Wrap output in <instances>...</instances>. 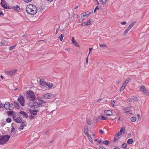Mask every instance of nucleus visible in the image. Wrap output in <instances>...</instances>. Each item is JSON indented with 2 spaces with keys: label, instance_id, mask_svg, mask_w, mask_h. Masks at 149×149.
Listing matches in <instances>:
<instances>
[{
  "label": "nucleus",
  "instance_id": "obj_29",
  "mask_svg": "<svg viewBox=\"0 0 149 149\" xmlns=\"http://www.w3.org/2000/svg\"><path fill=\"white\" fill-rule=\"evenodd\" d=\"M131 98L132 99L135 101H136L138 100L137 97H136L134 96H132L131 97Z\"/></svg>",
  "mask_w": 149,
  "mask_h": 149
},
{
  "label": "nucleus",
  "instance_id": "obj_15",
  "mask_svg": "<svg viewBox=\"0 0 149 149\" xmlns=\"http://www.w3.org/2000/svg\"><path fill=\"white\" fill-rule=\"evenodd\" d=\"M72 43L74 44L76 46L80 47L79 45L78 44L77 42L74 40V38L73 37L71 40Z\"/></svg>",
  "mask_w": 149,
  "mask_h": 149
},
{
  "label": "nucleus",
  "instance_id": "obj_35",
  "mask_svg": "<svg viewBox=\"0 0 149 149\" xmlns=\"http://www.w3.org/2000/svg\"><path fill=\"white\" fill-rule=\"evenodd\" d=\"M115 103V101L114 100H112L111 101V104L113 107H114V104Z\"/></svg>",
  "mask_w": 149,
  "mask_h": 149
},
{
  "label": "nucleus",
  "instance_id": "obj_8",
  "mask_svg": "<svg viewBox=\"0 0 149 149\" xmlns=\"http://www.w3.org/2000/svg\"><path fill=\"white\" fill-rule=\"evenodd\" d=\"M54 94L51 93H47L43 95V98L45 99L51 98L54 97Z\"/></svg>",
  "mask_w": 149,
  "mask_h": 149
},
{
  "label": "nucleus",
  "instance_id": "obj_5",
  "mask_svg": "<svg viewBox=\"0 0 149 149\" xmlns=\"http://www.w3.org/2000/svg\"><path fill=\"white\" fill-rule=\"evenodd\" d=\"M140 90L143 94L145 95L146 96L149 95V91L146 90L145 86H141L140 87Z\"/></svg>",
  "mask_w": 149,
  "mask_h": 149
},
{
  "label": "nucleus",
  "instance_id": "obj_55",
  "mask_svg": "<svg viewBox=\"0 0 149 149\" xmlns=\"http://www.w3.org/2000/svg\"><path fill=\"white\" fill-rule=\"evenodd\" d=\"M99 132L101 134H103L104 133V131L102 130H100Z\"/></svg>",
  "mask_w": 149,
  "mask_h": 149
},
{
  "label": "nucleus",
  "instance_id": "obj_48",
  "mask_svg": "<svg viewBox=\"0 0 149 149\" xmlns=\"http://www.w3.org/2000/svg\"><path fill=\"white\" fill-rule=\"evenodd\" d=\"M78 15L76 14H74V15L73 17H74L77 18H78Z\"/></svg>",
  "mask_w": 149,
  "mask_h": 149
},
{
  "label": "nucleus",
  "instance_id": "obj_38",
  "mask_svg": "<svg viewBox=\"0 0 149 149\" xmlns=\"http://www.w3.org/2000/svg\"><path fill=\"white\" fill-rule=\"evenodd\" d=\"M7 113H8L9 115H13V111H8L7 112Z\"/></svg>",
  "mask_w": 149,
  "mask_h": 149
},
{
  "label": "nucleus",
  "instance_id": "obj_62",
  "mask_svg": "<svg viewBox=\"0 0 149 149\" xmlns=\"http://www.w3.org/2000/svg\"><path fill=\"white\" fill-rule=\"evenodd\" d=\"M127 101L129 102H132V98H128L127 100Z\"/></svg>",
  "mask_w": 149,
  "mask_h": 149
},
{
  "label": "nucleus",
  "instance_id": "obj_4",
  "mask_svg": "<svg viewBox=\"0 0 149 149\" xmlns=\"http://www.w3.org/2000/svg\"><path fill=\"white\" fill-rule=\"evenodd\" d=\"M28 105L31 108L32 107L34 109L38 108L42 105L40 102H38L37 101L33 102L32 103H29Z\"/></svg>",
  "mask_w": 149,
  "mask_h": 149
},
{
  "label": "nucleus",
  "instance_id": "obj_19",
  "mask_svg": "<svg viewBox=\"0 0 149 149\" xmlns=\"http://www.w3.org/2000/svg\"><path fill=\"white\" fill-rule=\"evenodd\" d=\"M47 85H46L45 87L47 88H52L53 86V84H52L50 83H47Z\"/></svg>",
  "mask_w": 149,
  "mask_h": 149
},
{
  "label": "nucleus",
  "instance_id": "obj_20",
  "mask_svg": "<svg viewBox=\"0 0 149 149\" xmlns=\"http://www.w3.org/2000/svg\"><path fill=\"white\" fill-rule=\"evenodd\" d=\"M13 8L15 10H16L17 11H19L20 10L19 7L17 5L16 6H13Z\"/></svg>",
  "mask_w": 149,
  "mask_h": 149
},
{
  "label": "nucleus",
  "instance_id": "obj_21",
  "mask_svg": "<svg viewBox=\"0 0 149 149\" xmlns=\"http://www.w3.org/2000/svg\"><path fill=\"white\" fill-rule=\"evenodd\" d=\"M26 123L25 122H23L21 126H20V127H19V129H21V130H23V127L25 126V125H26Z\"/></svg>",
  "mask_w": 149,
  "mask_h": 149
},
{
  "label": "nucleus",
  "instance_id": "obj_37",
  "mask_svg": "<svg viewBox=\"0 0 149 149\" xmlns=\"http://www.w3.org/2000/svg\"><path fill=\"white\" fill-rule=\"evenodd\" d=\"M101 1L103 5L105 4L106 3L107 1V0H101Z\"/></svg>",
  "mask_w": 149,
  "mask_h": 149
},
{
  "label": "nucleus",
  "instance_id": "obj_1",
  "mask_svg": "<svg viewBox=\"0 0 149 149\" xmlns=\"http://www.w3.org/2000/svg\"><path fill=\"white\" fill-rule=\"evenodd\" d=\"M26 11L29 14L34 15L37 13V8L35 6L29 4L26 7Z\"/></svg>",
  "mask_w": 149,
  "mask_h": 149
},
{
  "label": "nucleus",
  "instance_id": "obj_50",
  "mask_svg": "<svg viewBox=\"0 0 149 149\" xmlns=\"http://www.w3.org/2000/svg\"><path fill=\"white\" fill-rule=\"evenodd\" d=\"M84 133L87 136L88 135H90L89 134H88V132H84Z\"/></svg>",
  "mask_w": 149,
  "mask_h": 149
},
{
  "label": "nucleus",
  "instance_id": "obj_9",
  "mask_svg": "<svg viewBox=\"0 0 149 149\" xmlns=\"http://www.w3.org/2000/svg\"><path fill=\"white\" fill-rule=\"evenodd\" d=\"M16 69H15L14 70H11L10 71H7L6 72V73L8 75H12L14 74L17 71Z\"/></svg>",
  "mask_w": 149,
  "mask_h": 149
},
{
  "label": "nucleus",
  "instance_id": "obj_12",
  "mask_svg": "<svg viewBox=\"0 0 149 149\" xmlns=\"http://www.w3.org/2000/svg\"><path fill=\"white\" fill-rule=\"evenodd\" d=\"M104 113L107 116H110L112 115V111L110 110H105L104 111Z\"/></svg>",
  "mask_w": 149,
  "mask_h": 149
},
{
  "label": "nucleus",
  "instance_id": "obj_25",
  "mask_svg": "<svg viewBox=\"0 0 149 149\" xmlns=\"http://www.w3.org/2000/svg\"><path fill=\"white\" fill-rule=\"evenodd\" d=\"M64 36V35L62 34L60 35L58 38L60 39L61 41H62L63 39V38Z\"/></svg>",
  "mask_w": 149,
  "mask_h": 149
},
{
  "label": "nucleus",
  "instance_id": "obj_63",
  "mask_svg": "<svg viewBox=\"0 0 149 149\" xmlns=\"http://www.w3.org/2000/svg\"><path fill=\"white\" fill-rule=\"evenodd\" d=\"M126 85L125 84V83H123V84H122V86H123L124 88H125V87L126 86Z\"/></svg>",
  "mask_w": 149,
  "mask_h": 149
},
{
  "label": "nucleus",
  "instance_id": "obj_30",
  "mask_svg": "<svg viewBox=\"0 0 149 149\" xmlns=\"http://www.w3.org/2000/svg\"><path fill=\"white\" fill-rule=\"evenodd\" d=\"M135 23L136 22L134 21L133 22L130 23V24L129 26H130V27H131V28H132Z\"/></svg>",
  "mask_w": 149,
  "mask_h": 149
},
{
  "label": "nucleus",
  "instance_id": "obj_28",
  "mask_svg": "<svg viewBox=\"0 0 149 149\" xmlns=\"http://www.w3.org/2000/svg\"><path fill=\"white\" fill-rule=\"evenodd\" d=\"M130 78H127L126 79L125 81H124V82L123 83H125V84L127 85V84L128 83V82L130 81Z\"/></svg>",
  "mask_w": 149,
  "mask_h": 149
},
{
  "label": "nucleus",
  "instance_id": "obj_22",
  "mask_svg": "<svg viewBox=\"0 0 149 149\" xmlns=\"http://www.w3.org/2000/svg\"><path fill=\"white\" fill-rule=\"evenodd\" d=\"M133 142V140L132 139H130L128 140L127 141V143L129 144H131Z\"/></svg>",
  "mask_w": 149,
  "mask_h": 149
},
{
  "label": "nucleus",
  "instance_id": "obj_27",
  "mask_svg": "<svg viewBox=\"0 0 149 149\" xmlns=\"http://www.w3.org/2000/svg\"><path fill=\"white\" fill-rule=\"evenodd\" d=\"M130 120L132 122H135L136 121V118L135 117H132L131 118Z\"/></svg>",
  "mask_w": 149,
  "mask_h": 149
},
{
  "label": "nucleus",
  "instance_id": "obj_14",
  "mask_svg": "<svg viewBox=\"0 0 149 149\" xmlns=\"http://www.w3.org/2000/svg\"><path fill=\"white\" fill-rule=\"evenodd\" d=\"M38 111L37 110H32L29 111V112L31 114L33 115H36Z\"/></svg>",
  "mask_w": 149,
  "mask_h": 149
},
{
  "label": "nucleus",
  "instance_id": "obj_17",
  "mask_svg": "<svg viewBox=\"0 0 149 149\" xmlns=\"http://www.w3.org/2000/svg\"><path fill=\"white\" fill-rule=\"evenodd\" d=\"M120 135V134H119V132L117 133L114 138L113 141H115L117 140L118 139L119 136Z\"/></svg>",
  "mask_w": 149,
  "mask_h": 149
},
{
  "label": "nucleus",
  "instance_id": "obj_53",
  "mask_svg": "<svg viewBox=\"0 0 149 149\" xmlns=\"http://www.w3.org/2000/svg\"><path fill=\"white\" fill-rule=\"evenodd\" d=\"M3 15V13L2 11L1 10V9H0V16Z\"/></svg>",
  "mask_w": 149,
  "mask_h": 149
},
{
  "label": "nucleus",
  "instance_id": "obj_32",
  "mask_svg": "<svg viewBox=\"0 0 149 149\" xmlns=\"http://www.w3.org/2000/svg\"><path fill=\"white\" fill-rule=\"evenodd\" d=\"M11 119L10 118H8L6 119V121L7 123H10L11 121Z\"/></svg>",
  "mask_w": 149,
  "mask_h": 149
},
{
  "label": "nucleus",
  "instance_id": "obj_24",
  "mask_svg": "<svg viewBox=\"0 0 149 149\" xmlns=\"http://www.w3.org/2000/svg\"><path fill=\"white\" fill-rule=\"evenodd\" d=\"M103 143L104 145H108L109 144V142L108 140H105L103 142Z\"/></svg>",
  "mask_w": 149,
  "mask_h": 149
},
{
  "label": "nucleus",
  "instance_id": "obj_2",
  "mask_svg": "<svg viewBox=\"0 0 149 149\" xmlns=\"http://www.w3.org/2000/svg\"><path fill=\"white\" fill-rule=\"evenodd\" d=\"M26 96L28 99L33 101H34L36 99L34 93L32 91L29 90L26 92Z\"/></svg>",
  "mask_w": 149,
  "mask_h": 149
},
{
  "label": "nucleus",
  "instance_id": "obj_56",
  "mask_svg": "<svg viewBox=\"0 0 149 149\" xmlns=\"http://www.w3.org/2000/svg\"><path fill=\"white\" fill-rule=\"evenodd\" d=\"M93 49V48H89V53H88V56L90 54V53H91V50Z\"/></svg>",
  "mask_w": 149,
  "mask_h": 149
},
{
  "label": "nucleus",
  "instance_id": "obj_45",
  "mask_svg": "<svg viewBox=\"0 0 149 149\" xmlns=\"http://www.w3.org/2000/svg\"><path fill=\"white\" fill-rule=\"evenodd\" d=\"M87 137L89 140V141L91 140L92 139L91 136L90 135L87 136Z\"/></svg>",
  "mask_w": 149,
  "mask_h": 149
},
{
  "label": "nucleus",
  "instance_id": "obj_33",
  "mask_svg": "<svg viewBox=\"0 0 149 149\" xmlns=\"http://www.w3.org/2000/svg\"><path fill=\"white\" fill-rule=\"evenodd\" d=\"M129 28H127L126 30H125L124 32V34L126 35L128 32V31L130 30L129 29Z\"/></svg>",
  "mask_w": 149,
  "mask_h": 149
},
{
  "label": "nucleus",
  "instance_id": "obj_13",
  "mask_svg": "<svg viewBox=\"0 0 149 149\" xmlns=\"http://www.w3.org/2000/svg\"><path fill=\"white\" fill-rule=\"evenodd\" d=\"M6 2L4 0H3L1 3V6L3 7L4 8H8L7 5L6 4Z\"/></svg>",
  "mask_w": 149,
  "mask_h": 149
},
{
  "label": "nucleus",
  "instance_id": "obj_57",
  "mask_svg": "<svg viewBox=\"0 0 149 149\" xmlns=\"http://www.w3.org/2000/svg\"><path fill=\"white\" fill-rule=\"evenodd\" d=\"M29 119L31 120L33 119L34 118V116H29Z\"/></svg>",
  "mask_w": 149,
  "mask_h": 149
},
{
  "label": "nucleus",
  "instance_id": "obj_43",
  "mask_svg": "<svg viewBox=\"0 0 149 149\" xmlns=\"http://www.w3.org/2000/svg\"><path fill=\"white\" fill-rule=\"evenodd\" d=\"M125 88H124L123 86H122L120 89V92L122 91Z\"/></svg>",
  "mask_w": 149,
  "mask_h": 149
},
{
  "label": "nucleus",
  "instance_id": "obj_18",
  "mask_svg": "<svg viewBox=\"0 0 149 149\" xmlns=\"http://www.w3.org/2000/svg\"><path fill=\"white\" fill-rule=\"evenodd\" d=\"M47 82H45L44 81L42 80H41L40 81V84L44 87H45L46 85H47Z\"/></svg>",
  "mask_w": 149,
  "mask_h": 149
},
{
  "label": "nucleus",
  "instance_id": "obj_46",
  "mask_svg": "<svg viewBox=\"0 0 149 149\" xmlns=\"http://www.w3.org/2000/svg\"><path fill=\"white\" fill-rule=\"evenodd\" d=\"M23 0L25 2L28 3L29 2H31L32 0Z\"/></svg>",
  "mask_w": 149,
  "mask_h": 149
},
{
  "label": "nucleus",
  "instance_id": "obj_36",
  "mask_svg": "<svg viewBox=\"0 0 149 149\" xmlns=\"http://www.w3.org/2000/svg\"><path fill=\"white\" fill-rule=\"evenodd\" d=\"M127 146V145L126 143H123L121 145V147L123 148H126Z\"/></svg>",
  "mask_w": 149,
  "mask_h": 149
},
{
  "label": "nucleus",
  "instance_id": "obj_34",
  "mask_svg": "<svg viewBox=\"0 0 149 149\" xmlns=\"http://www.w3.org/2000/svg\"><path fill=\"white\" fill-rule=\"evenodd\" d=\"M87 123L88 125H90L91 124V120L90 119H87Z\"/></svg>",
  "mask_w": 149,
  "mask_h": 149
},
{
  "label": "nucleus",
  "instance_id": "obj_31",
  "mask_svg": "<svg viewBox=\"0 0 149 149\" xmlns=\"http://www.w3.org/2000/svg\"><path fill=\"white\" fill-rule=\"evenodd\" d=\"M15 106L18 107L19 106V103L17 102H14V103Z\"/></svg>",
  "mask_w": 149,
  "mask_h": 149
},
{
  "label": "nucleus",
  "instance_id": "obj_39",
  "mask_svg": "<svg viewBox=\"0 0 149 149\" xmlns=\"http://www.w3.org/2000/svg\"><path fill=\"white\" fill-rule=\"evenodd\" d=\"M100 46L101 47H107V46L106 44H102L100 45Z\"/></svg>",
  "mask_w": 149,
  "mask_h": 149
},
{
  "label": "nucleus",
  "instance_id": "obj_16",
  "mask_svg": "<svg viewBox=\"0 0 149 149\" xmlns=\"http://www.w3.org/2000/svg\"><path fill=\"white\" fill-rule=\"evenodd\" d=\"M13 120L14 121L17 123H21L22 122V119L20 118H14Z\"/></svg>",
  "mask_w": 149,
  "mask_h": 149
},
{
  "label": "nucleus",
  "instance_id": "obj_26",
  "mask_svg": "<svg viewBox=\"0 0 149 149\" xmlns=\"http://www.w3.org/2000/svg\"><path fill=\"white\" fill-rule=\"evenodd\" d=\"M88 128L87 125H86L84 127V132H88Z\"/></svg>",
  "mask_w": 149,
  "mask_h": 149
},
{
  "label": "nucleus",
  "instance_id": "obj_49",
  "mask_svg": "<svg viewBox=\"0 0 149 149\" xmlns=\"http://www.w3.org/2000/svg\"><path fill=\"white\" fill-rule=\"evenodd\" d=\"M15 130V128H14V127H13L11 129V132L12 133V132H13Z\"/></svg>",
  "mask_w": 149,
  "mask_h": 149
},
{
  "label": "nucleus",
  "instance_id": "obj_3",
  "mask_svg": "<svg viewBox=\"0 0 149 149\" xmlns=\"http://www.w3.org/2000/svg\"><path fill=\"white\" fill-rule=\"evenodd\" d=\"M10 136L6 135H5L1 136L0 135V145H3L5 144L10 139Z\"/></svg>",
  "mask_w": 149,
  "mask_h": 149
},
{
  "label": "nucleus",
  "instance_id": "obj_7",
  "mask_svg": "<svg viewBox=\"0 0 149 149\" xmlns=\"http://www.w3.org/2000/svg\"><path fill=\"white\" fill-rule=\"evenodd\" d=\"M91 14V12L89 11H87L84 13L81 14V15L82 19L81 22L84 19L86 18L87 17L89 16Z\"/></svg>",
  "mask_w": 149,
  "mask_h": 149
},
{
  "label": "nucleus",
  "instance_id": "obj_41",
  "mask_svg": "<svg viewBox=\"0 0 149 149\" xmlns=\"http://www.w3.org/2000/svg\"><path fill=\"white\" fill-rule=\"evenodd\" d=\"M107 118L106 117H105L104 116H102L101 118V119L102 120H106Z\"/></svg>",
  "mask_w": 149,
  "mask_h": 149
},
{
  "label": "nucleus",
  "instance_id": "obj_10",
  "mask_svg": "<svg viewBox=\"0 0 149 149\" xmlns=\"http://www.w3.org/2000/svg\"><path fill=\"white\" fill-rule=\"evenodd\" d=\"M3 106L5 109H9L10 110V103L8 102H6L5 104L3 105Z\"/></svg>",
  "mask_w": 149,
  "mask_h": 149
},
{
  "label": "nucleus",
  "instance_id": "obj_59",
  "mask_svg": "<svg viewBox=\"0 0 149 149\" xmlns=\"http://www.w3.org/2000/svg\"><path fill=\"white\" fill-rule=\"evenodd\" d=\"M127 23L125 22H123L121 23L122 25H125Z\"/></svg>",
  "mask_w": 149,
  "mask_h": 149
},
{
  "label": "nucleus",
  "instance_id": "obj_64",
  "mask_svg": "<svg viewBox=\"0 0 149 149\" xmlns=\"http://www.w3.org/2000/svg\"><path fill=\"white\" fill-rule=\"evenodd\" d=\"M102 100V99L100 98L97 101V102H100V101H101Z\"/></svg>",
  "mask_w": 149,
  "mask_h": 149
},
{
  "label": "nucleus",
  "instance_id": "obj_44",
  "mask_svg": "<svg viewBox=\"0 0 149 149\" xmlns=\"http://www.w3.org/2000/svg\"><path fill=\"white\" fill-rule=\"evenodd\" d=\"M3 107V104H2L1 101L0 100V109Z\"/></svg>",
  "mask_w": 149,
  "mask_h": 149
},
{
  "label": "nucleus",
  "instance_id": "obj_58",
  "mask_svg": "<svg viewBox=\"0 0 149 149\" xmlns=\"http://www.w3.org/2000/svg\"><path fill=\"white\" fill-rule=\"evenodd\" d=\"M88 22H89V23L91 24V23L92 22H93V20L91 19H89Z\"/></svg>",
  "mask_w": 149,
  "mask_h": 149
},
{
  "label": "nucleus",
  "instance_id": "obj_23",
  "mask_svg": "<svg viewBox=\"0 0 149 149\" xmlns=\"http://www.w3.org/2000/svg\"><path fill=\"white\" fill-rule=\"evenodd\" d=\"M125 129L124 128H122L120 130V132H119V133H120V135H121L122 133V132H125Z\"/></svg>",
  "mask_w": 149,
  "mask_h": 149
},
{
  "label": "nucleus",
  "instance_id": "obj_51",
  "mask_svg": "<svg viewBox=\"0 0 149 149\" xmlns=\"http://www.w3.org/2000/svg\"><path fill=\"white\" fill-rule=\"evenodd\" d=\"M40 104H41L42 105V104L45 103H46V102L44 101L43 100H41V102H40Z\"/></svg>",
  "mask_w": 149,
  "mask_h": 149
},
{
  "label": "nucleus",
  "instance_id": "obj_11",
  "mask_svg": "<svg viewBox=\"0 0 149 149\" xmlns=\"http://www.w3.org/2000/svg\"><path fill=\"white\" fill-rule=\"evenodd\" d=\"M19 113L22 116L23 118H27L28 117L27 114L24 111H21Z\"/></svg>",
  "mask_w": 149,
  "mask_h": 149
},
{
  "label": "nucleus",
  "instance_id": "obj_61",
  "mask_svg": "<svg viewBox=\"0 0 149 149\" xmlns=\"http://www.w3.org/2000/svg\"><path fill=\"white\" fill-rule=\"evenodd\" d=\"M88 55L87 57L86 58V63L87 64L88 63Z\"/></svg>",
  "mask_w": 149,
  "mask_h": 149
},
{
  "label": "nucleus",
  "instance_id": "obj_47",
  "mask_svg": "<svg viewBox=\"0 0 149 149\" xmlns=\"http://www.w3.org/2000/svg\"><path fill=\"white\" fill-rule=\"evenodd\" d=\"M137 117L138 119H139L140 120H141V116L139 114H137Z\"/></svg>",
  "mask_w": 149,
  "mask_h": 149
},
{
  "label": "nucleus",
  "instance_id": "obj_54",
  "mask_svg": "<svg viewBox=\"0 0 149 149\" xmlns=\"http://www.w3.org/2000/svg\"><path fill=\"white\" fill-rule=\"evenodd\" d=\"M60 28V26H58V28L56 30V34H57V33L58 32V31L59 30V29Z\"/></svg>",
  "mask_w": 149,
  "mask_h": 149
},
{
  "label": "nucleus",
  "instance_id": "obj_6",
  "mask_svg": "<svg viewBox=\"0 0 149 149\" xmlns=\"http://www.w3.org/2000/svg\"><path fill=\"white\" fill-rule=\"evenodd\" d=\"M17 100L22 106H24L25 100L23 96L21 95H19L17 99Z\"/></svg>",
  "mask_w": 149,
  "mask_h": 149
},
{
  "label": "nucleus",
  "instance_id": "obj_42",
  "mask_svg": "<svg viewBox=\"0 0 149 149\" xmlns=\"http://www.w3.org/2000/svg\"><path fill=\"white\" fill-rule=\"evenodd\" d=\"M84 23V24L86 25V26H88L90 24L89 22L88 21V22H85Z\"/></svg>",
  "mask_w": 149,
  "mask_h": 149
},
{
  "label": "nucleus",
  "instance_id": "obj_60",
  "mask_svg": "<svg viewBox=\"0 0 149 149\" xmlns=\"http://www.w3.org/2000/svg\"><path fill=\"white\" fill-rule=\"evenodd\" d=\"M0 44L2 45H5V43H4V42H2V41H1L0 43Z\"/></svg>",
  "mask_w": 149,
  "mask_h": 149
},
{
  "label": "nucleus",
  "instance_id": "obj_52",
  "mask_svg": "<svg viewBox=\"0 0 149 149\" xmlns=\"http://www.w3.org/2000/svg\"><path fill=\"white\" fill-rule=\"evenodd\" d=\"M130 108V107H126V108H125L124 109V110H125V111H126V110H129Z\"/></svg>",
  "mask_w": 149,
  "mask_h": 149
},
{
  "label": "nucleus",
  "instance_id": "obj_40",
  "mask_svg": "<svg viewBox=\"0 0 149 149\" xmlns=\"http://www.w3.org/2000/svg\"><path fill=\"white\" fill-rule=\"evenodd\" d=\"M16 46V45H13V46H12L9 47V49L10 50H11L13 48H14Z\"/></svg>",
  "mask_w": 149,
  "mask_h": 149
}]
</instances>
